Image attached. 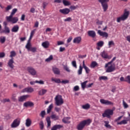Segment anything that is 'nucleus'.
Listing matches in <instances>:
<instances>
[{"mask_svg": "<svg viewBox=\"0 0 130 130\" xmlns=\"http://www.w3.org/2000/svg\"><path fill=\"white\" fill-rule=\"evenodd\" d=\"M5 56H6V54L5 52L0 53V58H3V57H5Z\"/></svg>", "mask_w": 130, "mask_h": 130, "instance_id": "e2e57ef3", "label": "nucleus"}, {"mask_svg": "<svg viewBox=\"0 0 130 130\" xmlns=\"http://www.w3.org/2000/svg\"><path fill=\"white\" fill-rule=\"evenodd\" d=\"M36 82L37 84H40V85H44V81H43V80H40V81L36 80Z\"/></svg>", "mask_w": 130, "mask_h": 130, "instance_id": "5fc2aeb1", "label": "nucleus"}, {"mask_svg": "<svg viewBox=\"0 0 130 130\" xmlns=\"http://www.w3.org/2000/svg\"><path fill=\"white\" fill-rule=\"evenodd\" d=\"M98 2L101 4L104 12H106L108 9V4L107 3L109 2V0H99Z\"/></svg>", "mask_w": 130, "mask_h": 130, "instance_id": "39448f33", "label": "nucleus"}, {"mask_svg": "<svg viewBox=\"0 0 130 130\" xmlns=\"http://www.w3.org/2000/svg\"><path fill=\"white\" fill-rule=\"evenodd\" d=\"M98 66V63H97V62L93 61L90 64V68H91V69H94L95 67H97Z\"/></svg>", "mask_w": 130, "mask_h": 130, "instance_id": "7c9ffc66", "label": "nucleus"}, {"mask_svg": "<svg viewBox=\"0 0 130 130\" xmlns=\"http://www.w3.org/2000/svg\"><path fill=\"white\" fill-rule=\"evenodd\" d=\"M23 106L24 107H34V103L30 101H27L23 104Z\"/></svg>", "mask_w": 130, "mask_h": 130, "instance_id": "ddd939ff", "label": "nucleus"}, {"mask_svg": "<svg viewBox=\"0 0 130 130\" xmlns=\"http://www.w3.org/2000/svg\"><path fill=\"white\" fill-rule=\"evenodd\" d=\"M70 119H71V117H66L62 119V121L63 122V123H71V121H70Z\"/></svg>", "mask_w": 130, "mask_h": 130, "instance_id": "5701e85b", "label": "nucleus"}, {"mask_svg": "<svg viewBox=\"0 0 130 130\" xmlns=\"http://www.w3.org/2000/svg\"><path fill=\"white\" fill-rule=\"evenodd\" d=\"M78 8H79V6L78 5L76 6H71L70 7V9H71V10H76V9H78Z\"/></svg>", "mask_w": 130, "mask_h": 130, "instance_id": "bf43d9fd", "label": "nucleus"}, {"mask_svg": "<svg viewBox=\"0 0 130 130\" xmlns=\"http://www.w3.org/2000/svg\"><path fill=\"white\" fill-rule=\"evenodd\" d=\"M11 99L14 102H16L17 101V95L16 94H13L11 97Z\"/></svg>", "mask_w": 130, "mask_h": 130, "instance_id": "49530a36", "label": "nucleus"}, {"mask_svg": "<svg viewBox=\"0 0 130 130\" xmlns=\"http://www.w3.org/2000/svg\"><path fill=\"white\" fill-rule=\"evenodd\" d=\"M83 69H84V68L83 67V66H79V68L77 71V74L79 76L82 75V74H83Z\"/></svg>", "mask_w": 130, "mask_h": 130, "instance_id": "bb28decb", "label": "nucleus"}, {"mask_svg": "<svg viewBox=\"0 0 130 130\" xmlns=\"http://www.w3.org/2000/svg\"><path fill=\"white\" fill-rule=\"evenodd\" d=\"M25 124L26 126L29 127L30 125H31V120H29V119H27L26 120V123Z\"/></svg>", "mask_w": 130, "mask_h": 130, "instance_id": "a18cd8bd", "label": "nucleus"}, {"mask_svg": "<svg viewBox=\"0 0 130 130\" xmlns=\"http://www.w3.org/2000/svg\"><path fill=\"white\" fill-rule=\"evenodd\" d=\"M52 108H53V104H52L50 105V106L48 107L47 109V113H50L51 111V109H52Z\"/></svg>", "mask_w": 130, "mask_h": 130, "instance_id": "58836bf2", "label": "nucleus"}, {"mask_svg": "<svg viewBox=\"0 0 130 130\" xmlns=\"http://www.w3.org/2000/svg\"><path fill=\"white\" fill-rule=\"evenodd\" d=\"M113 115V110L107 109L102 114L103 117H107V118H111V116Z\"/></svg>", "mask_w": 130, "mask_h": 130, "instance_id": "7ed1b4c3", "label": "nucleus"}, {"mask_svg": "<svg viewBox=\"0 0 130 130\" xmlns=\"http://www.w3.org/2000/svg\"><path fill=\"white\" fill-rule=\"evenodd\" d=\"M63 69L66 71V72H68V73H71V70H70V69L69 68V67H68V66H64L63 67Z\"/></svg>", "mask_w": 130, "mask_h": 130, "instance_id": "3c124183", "label": "nucleus"}, {"mask_svg": "<svg viewBox=\"0 0 130 130\" xmlns=\"http://www.w3.org/2000/svg\"><path fill=\"white\" fill-rule=\"evenodd\" d=\"M81 41H82V38L81 37H77L75 38L73 40V43L80 44V43H81Z\"/></svg>", "mask_w": 130, "mask_h": 130, "instance_id": "f3484780", "label": "nucleus"}, {"mask_svg": "<svg viewBox=\"0 0 130 130\" xmlns=\"http://www.w3.org/2000/svg\"><path fill=\"white\" fill-rule=\"evenodd\" d=\"M115 70V66H113L111 65L110 66L108 67L106 70V73H112V72H114Z\"/></svg>", "mask_w": 130, "mask_h": 130, "instance_id": "a211bd4d", "label": "nucleus"}, {"mask_svg": "<svg viewBox=\"0 0 130 130\" xmlns=\"http://www.w3.org/2000/svg\"><path fill=\"white\" fill-rule=\"evenodd\" d=\"M80 90V87H79V86L76 85L74 87V91H79Z\"/></svg>", "mask_w": 130, "mask_h": 130, "instance_id": "0e129e2a", "label": "nucleus"}, {"mask_svg": "<svg viewBox=\"0 0 130 130\" xmlns=\"http://www.w3.org/2000/svg\"><path fill=\"white\" fill-rule=\"evenodd\" d=\"M96 45H97V46H98V47H102L103 45H104V42L101 41L98 42Z\"/></svg>", "mask_w": 130, "mask_h": 130, "instance_id": "ea45409f", "label": "nucleus"}, {"mask_svg": "<svg viewBox=\"0 0 130 130\" xmlns=\"http://www.w3.org/2000/svg\"><path fill=\"white\" fill-rule=\"evenodd\" d=\"M53 59V56L52 55H50L48 58L46 59L45 61L48 62L50 61V60H52Z\"/></svg>", "mask_w": 130, "mask_h": 130, "instance_id": "de8ad7c7", "label": "nucleus"}, {"mask_svg": "<svg viewBox=\"0 0 130 130\" xmlns=\"http://www.w3.org/2000/svg\"><path fill=\"white\" fill-rule=\"evenodd\" d=\"M129 16V11H127L126 9H124L123 15L117 18V23H120V21H125V20L127 19Z\"/></svg>", "mask_w": 130, "mask_h": 130, "instance_id": "f03ea898", "label": "nucleus"}, {"mask_svg": "<svg viewBox=\"0 0 130 130\" xmlns=\"http://www.w3.org/2000/svg\"><path fill=\"white\" fill-rule=\"evenodd\" d=\"M100 103L104 105H113V103L112 102L109 101L108 100H106L103 99L100 100Z\"/></svg>", "mask_w": 130, "mask_h": 130, "instance_id": "1a4fd4ad", "label": "nucleus"}, {"mask_svg": "<svg viewBox=\"0 0 130 130\" xmlns=\"http://www.w3.org/2000/svg\"><path fill=\"white\" fill-rule=\"evenodd\" d=\"M20 123H21V119L17 118L14 120V121L11 125V126L12 128H15L16 127H18V126L20 125Z\"/></svg>", "mask_w": 130, "mask_h": 130, "instance_id": "423d86ee", "label": "nucleus"}, {"mask_svg": "<svg viewBox=\"0 0 130 130\" xmlns=\"http://www.w3.org/2000/svg\"><path fill=\"white\" fill-rule=\"evenodd\" d=\"M14 58H12L9 60L8 66L10 68V69H14Z\"/></svg>", "mask_w": 130, "mask_h": 130, "instance_id": "6ab92c4d", "label": "nucleus"}, {"mask_svg": "<svg viewBox=\"0 0 130 130\" xmlns=\"http://www.w3.org/2000/svg\"><path fill=\"white\" fill-rule=\"evenodd\" d=\"M49 45H50L49 42L47 41H45L42 43V46H43L44 48H46V49L48 48V47H49Z\"/></svg>", "mask_w": 130, "mask_h": 130, "instance_id": "b1692460", "label": "nucleus"}, {"mask_svg": "<svg viewBox=\"0 0 130 130\" xmlns=\"http://www.w3.org/2000/svg\"><path fill=\"white\" fill-rule=\"evenodd\" d=\"M10 28L8 26H4V30H3L2 31H1V33H10Z\"/></svg>", "mask_w": 130, "mask_h": 130, "instance_id": "c756f323", "label": "nucleus"}, {"mask_svg": "<svg viewBox=\"0 0 130 130\" xmlns=\"http://www.w3.org/2000/svg\"><path fill=\"white\" fill-rule=\"evenodd\" d=\"M63 126L60 124H57L54 125L51 129V130H57V129H60L62 127H63Z\"/></svg>", "mask_w": 130, "mask_h": 130, "instance_id": "4be33fe9", "label": "nucleus"}, {"mask_svg": "<svg viewBox=\"0 0 130 130\" xmlns=\"http://www.w3.org/2000/svg\"><path fill=\"white\" fill-rule=\"evenodd\" d=\"M101 55L102 57H103V58H105L106 59H111L112 57L111 56L108 55V54L105 51H103V52H102L101 53Z\"/></svg>", "mask_w": 130, "mask_h": 130, "instance_id": "9d476101", "label": "nucleus"}, {"mask_svg": "<svg viewBox=\"0 0 130 130\" xmlns=\"http://www.w3.org/2000/svg\"><path fill=\"white\" fill-rule=\"evenodd\" d=\"M59 13L62 14L63 15H68L71 12V10L69 8H64L63 9H60L59 10Z\"/></svg>", "mask_w": 130, "mask_h": 130, "instance_id": "9b49d317", "label": "nucleus"}, {"mask_svg": "<svg viewBox=\"0 0 130 130\" xmlns=\"http://www.w3.org/2000/svg\"><path fill=\"white\" fill-rule=\"evenodd\" d=\"M87 34L88 36L92 38H95V37H96V32L94 30H88Z\"/></svg>", "mask_w": 130, "mask_h": 130, "instance_id": "dca6fc26", "label": "nucleus"}, {"mask_svg": "<svg viewBox=\"0 0 130 130\" xmlns=\"http://www.w3.org/2000/svg\"><path fill=\"white\" fill-rule=\"evenodd\" d=\"M22 92L23 93L26 92V93H32V92H34V89L31 87H26L22 90Z\"/></svg>", "mask_w": 130, "mask_h": 130, "instance_id": "f8f14e48", "label": "nucleus"}, {"mask_svg": "<svg viewBox=\"0 0 130 130\" xmlns=\"http://www.w3.org/2000/svg\"><path fill=\"white\" fill-rule=\"evenodd\" d=\"M72 64L74 68H75V69H77V62L76 60L73 61L72 62Z\"/></svg>", "mask_w": 130, "mask_h": 130, "instance_id": "4d7b16f0", "label": "nucleus"}, {"mask_svg": "<svg viewBox=\"0 0 130 130\" xmlns=\"http://www.w3.org/2000/svg\"><path fill=\"white\" fill-rule=\"evenodd\" d=\"M12 5H9L7 6V7L6 8L5 10L6 12H8V11H10V10H12Z\"/></svg>", "mask_w": 130, "mask_h": 130, "instance_id": "13d9d810", "label": "nucleus"}, {"mask_svg": "<svg viewBox=\"0 0 130 130\" xmlns=\"http://www.w3.org/2000/svg\"><path fill=\"white\" fill-rule=\"evenodd\" d=\"M25 17H26V15H25V14H22L21 17V21H25Z\"/></svg>", "mask_w": 130, "mask_h": 130, "instance_id": "774afa93", "label": "nucleus"}, {"mask_svg": "<svg viewBox=\"0 0 130 130\" xmlns=\"http://www.w3.org/2000/svg\"><path fill=\"white\" fill-rule=\"evenodd\" d=\"M64 50H66V48H64V47L62 48V47H60L59 48L60 52H62L64 51Z\"/></svg>", "mask_w": 130, "mask_h": 130, "instance_id": "338daca9", "label": "nucleus"}, {"mask_svg": "<svg viewBox=\"0 0 130 130\" xmlns=\"http://www.w3.org/2000/svg\"><path fill=\"white\" fill-rule=\"evenodd\" d=\"M46 120L47 122V127H50L51 126V121L50 120V117H47L46 119Z\"/></svg>", "mask_w": 130, "mask_h": 130, "instance_id": "cd10ccee", "label": "nucleus"}, {"mask_svg": "<svg viewBox=\"0 0 130 130\" xmlns=\"http://www.w3.org/2000/svg\"><path fill=\"white\" fill-rule=\"evenodd\" d=\"M115 44H114V42L113 41H110L108 42V46H109V48H110L111 47V46H114Z\"/></svg>", "mask_w": 130, "mask_h": 130, "instance_id": "c03bdc74", "label": "nucleus"}, {"mask_svg": "<svg viewBox=\"0 0 130 130\" xmlns=\"http://www.w3.org/2000/svg\"><path fill=\"white\" fill-rule=\"evenodd\" d=\"M62 84H69L70 83V81L69 80H62L61 81Z\"/></svg>", "mask_w": 130, "mask_h": 130, "instance_id": "69168bd1", "label": "nucleus"}, {"mask_svg": "<svg viewBox=\"0 0 130 130\" xmlns=\"http://www.w3.org/2000/svg\"><path fill=\"white\" fill-rule=\"evenodd\" d=\"M17 12H18V9H17L16 8L13 9L10 15L9 16V18H13V17H14V15L16 14V13H17Z\"/></svg>", "mask_w": 130, "mask_h": 130, "instance_id": "a878e982", "label": "nucleus"}, {"mask_svg": "<svg viewBox=\"0 0 130 130\" xmlns=\"http://www.w3.org/2000/svg\"><path fill=\"white\" fill-rule=\"evenodd\" d=\"M16 54H17L16 53V52H15V51H12L10 52V57H11V58H13V57H14V56H16Z\"/></svg>", "mask_w": 130, "mask_h": 130, "instance_id": "79ce46f5", "label": "nucleus"}, {"mask_svg": "<svg viewBox=\"0 0 130 130\" xmlns=\"http://www.w3.org/2000/svg\"><path fill=\"white\" fill-rule=\"evenodd\" d=\"M27 71L30 75H31V76H36V74H37V72H36V70H35L33 67H27Z\"/></svg>", "mask_w": 130, "mask_h": 130, "instance_id": "6e6552de", "label": "nucleus"}, {"mask_svg": "<svg viewBox=\"0 0 130 130\" xmlns=\"http://www.w3.org/2000/svg\"><path fill=\"white\" fill-rule=\"evenodd\" d=\"M39 124L41 129L44 128V124L43 123V121H41Z\"/></svg>", "mask_w": 130, "mask_h": 130, "instance_id": "6e6d98bb", "label": "nucleus"}, {"mask_svg": "<svg viewBox=\"0 0 130 130\" xmlns=\"http://www.w3.org/2000/svg\"><path fill=\"white\" fill-rule=\"evenodd\" d=\"M6 42V37L2 36L0 37V43L1 44H4Z\"/></svg>", "mask_w": 130, "mask_h": 130, "instance_id": "4c0bfd02", "label": "nucleus"}, {"mask_svg": "<svg viewBox=\"0 0 130 130\" xmlns=\"http://www.w3.org/2000/svg\"><path fill=\"white\" fill-rule=\"evenodd\" d=\"M62 3H63V4L64 5V6H65L66 7L68 6H71V2H69L68 1L63 0Z\"/></svg>", "mask_w": 130, "mask_h": 130, "instance_id": "e433bc0d", "label": "nucleus"}, {"mask_svg": "<svg viewBox=\"0 0 130 130\" xmlns=\"http://www.w3.org/2000/svg\"><path fill=\"white\" fill-rule=\"evenodd\" d=\"M87 83H88V81H85L81 83V87L83 89V90H85L86 86L87 85Z\"/></svg>", "mask_w": 130, "mask_h": 130, "instance_id": "c9c22d12", "label": "nucleus"}, {"mask_svg": "<svg viewBox=\"0 0 130 130\" xmlns=\"http://www.w3.org/2000/svg\"><path fill=\"white\" fill-rule=\"evenodd\" d=\"M6 20L8 22H11L13 24H16L19 21V19L17 17H12L10 18V16H6Z\"/></svg>", "mask_w": 130, "mask_h": 130, "instance_id": "0eeeda50", "label": "nucleus"}, {"mask_svg": "<svg viewBox=\"0 0 130 130\" xmlns=\"http://www.w3.org/2000/svg\"><path fill=\"white\" fill-rule=\"evenodd\" d=\"M52 81L55 82V83H57V84H59L61 83L60 79L57 78H52Z\"/></svg>", "mask_w": 130, "mask_h": 130, "instance_id": "a19ab883", "label": "nucleus"}, {"mask_svg": "<svg viewBox=\"0 0 130 130\" xmlns=\"http://www.w3.org/2000/svg\"><path fill=\"white\" fill-rule=\"evenodd\" d=\"M117 124L121 125V124H127V120H123L120 122L117 123Z\"/></svg>", "mask_w": 130, "mask_h": 130, "instance_id": "72a5a7b5", "label": "nucleus"}, {"mask_svg": "<svg viewBox=\"0 0 130 130\" xmlns=\"http://www.w3.org/2000/svg\"><path fill=\"white\" fill-rule=\"evenodd\" d=\"M51 118L54 120H58L59 117L55 114H53L51 116Z\"/></svg>", "mask_w": 130, "mask_h": 130, "instance_id": "f704fd0d", "label": "nucleus"}, {"mask_svg": "<svg viewBox=\"0 0 130 130\" xmlns=\"http://www.w3.org/2000/svg\"><path fill=\"white\" fill-rule=\"evenodd\" d=\"M99 80H100V81H101L102 80L106 81V80H108V78L106 76H101L99 78Z\"/></svg>", "mask_w": 130, "mask_h": 130, "instance_id": "864d4df0", "label": "nucleus"}, {"mask_svg": "<svg viewBox=\"0 0 130 130\" xmlns=\"http://www.w3.org/2000/svg\"><path fill=\"white\" fill-rule=\"evenodd\" d=\"M55 103L57 106H60L63 104V99L60 95H57L55 98Z\"/></svg>", "mask_w": 130, "mask_h": 130, "instance_id": "20e7f679", "label": "nucleus"}, {"mask_svg": "<svg viewBox=\"0 0 130 130\" xmlns=\"http://www.w3.org/2000/svg\"><path fill=\"white\" fill-rule=\"evenodd\" d=\"M32 47H31V43H30V41H28L26 46L25 48L27 49L28 51H30V49Z\"/></svg>", "mask_w": 130, "mask_h": 130, "instance_id": "2f4dec72", "label": "nucleus"}, {"mask_svg": "<svg viewBox=\"0 0 130 130\" xmlns=\"http://www.w3.org/2000/svg\"><path fill=\"white\" fill-rule=\"evenodd\" d=\"M47 92V90L45 89H42L41 90L39 91V94H40L41 96H43L45 93H46Z\"/></svg>", "mask_w": 130, "mask_h": 130, "instance_id": "c85d7f7f", "label": "nucleus"}, {"mask_svg": "<svg viewBox=\"0 0 130 130\" xmlns=\"http://www.w3.org/2000/svg\"><path fill=\"white\" fill-rule=\"evenodd\" d=\"M92 122V120L88 119L81 121L77 126V129L78 130H83L85 126H88Z\"/></svg>", "mask_w": 130, "mask_h": 130, "instance_id": "f257e3e1", "label": "nucleus"}, {"mask_svg": "<svg viewBox=\"0 0 130 130\" xmlns=\"http://www.w3.org/2000/svg\"><path fill=\"white\" fill-rule=\"evenodd\" d=\"M125 82H126L128 84H130V76L129 75L125 77Z\"/></svg>", "mask_w": 130, "mask_h": 130, "instance_id": "09e8293b", "label": "nucleus"}, {"mask_svg": "<svg viewBox=\"0 0 130 130\" xmlns=\"http://www.w3.org/2000/svg\"><path fill=\"white\" fill-rule=\"evenodd\" d=\"M90 107V104H86L82 106L83 109H89Z\"/></svg>", "mask_w": 130, "mask_h": 130, "instance_id": "37998d69", "label": "nucleus"}, {"mask_svg": "<svg viewBox=\"0 0 130 130\" xmlns=\"http://www.w3.org/2000/svg\"><path fill=\"white\" fill-rule=\"evenodd\" d=\"M29 95H24L18 98V101L19 102H24L26 100L28 99Z\"/></svg>", "mask_w": 130, "mask_h": 130, "instance_id": "2eb2a0df", "label": "nucleus"}, {"mask_svg": "<svg viewBox=\"0 0 130 130\" xmlns=\"http://www.w3.org/2000/svg\"><path fill=\"white\" fill-rule=\"evenodd\" d=\"M123 106L124 108H127L128 107V105L124 102V100H123Z\"/></svg>", "mask_w": 130, "mask_h": 130, "instance_id": "052dcab7", "label": "nucleus"}, {"mask_svg": "<svg viewBox=\"0 0 130 130\" xmlns=\"http://www.w3.org/2000/svg\"><path fill=\"white\" fill-rule=\"evenodd\" d=\"M29 51H31V52H34V53L36 52V51H37V48L31 47V48H30Z\"/></svg>", "mask_w": 130, "mask_h": 130, "instance_id": "8fccbe9b", "label": "nucleus"}, {"mask_svg": "<svg viewBox=\"0 0 130 130\" xmlns=\"http://www.w3.org/2000/svg\"><path fill=\"white\" fill-rule=\"evenodd\" d=\"M72 17H68L64 19V22H72Z\"/></svg>", "mask_w": 130, "mask_h": 130, "instance_id": "603ef678", "label": "nucleus"}, {"mask_svg": "<svg viewBox=\"0 0 130 130\" xmlns=\"http://www.w3.org/2000/svg\"><path fill=\"white\" fill-rule=\"evenodd\" d=\"M82 66H83V69L85 71L86 74H90V72H91V70H90V69H89V68H88V67H87L86 66V64H85V60L83 61V62H82Z\"/></svg>", "mask_w": 130, "mask_h": 130, "instance_id": "4468645a", "label": "nucleus"}, {"mask_svg": "<svg viewBox=\"0 0 130 130\" xmlns=\"http://www.w3.org/2000/svg\"><path fill=\"white\" fill-rule=\"evenodd\" d=\"M12 32L16 33L19 31V25H16L13 26L11 29Z\"/></svg>", "mask_w": 130, "mask_h": 130, "instance_id": "393cba45", "label": "nucleus"}, {"mask_svg": "<svg viewBox=\"0 0 130 130\" xmlns=\"http://www.w3.org/2000/svg\"><path fill=\"white\" fill-rule=\"evenodd\" d=\"M116 59V57H114L110 62H108L105 64V68H108L109 64H111L114 60Z\"/></svg>", "mask_w": 130, "mask_h": 130, "instance_id": "473e14b6", "label": "nucleus"}, {"mask_svg": "<svg viewBox=\"0 0 130 130\" xmlns=\"http://www.w3.org/2000/svg\"><path fill=\"white\" fill-rule=\"evenodd\" d=\"M52 71L55 75H60V70L56 67H53Z\"/></svg>", "mask_w": 130, "mask_h": 130, "instance_id": "412c9836", "label": "nucleus"}, {"mask_svg": "<svg viewBox=\"0 0 130 130\" xmlns=\"http://www.w3.org/2000/svg\"><path fill=\"white\" fill-rule=\"evenodd\" d=\"M98 33L100 36H102L103 37H105L106 38L108 37V34L106 32H103L100 30H99Z\"/></svg>", "mask_w": 130, "mask_h": 130, "instance_id": "aec40b11", "label": "nucleus"}, {"mask_svg": "<svg viewBox=\"0 0 130 130\" xmlns=\"http://www.w3.org/2000/svg\"><path fill=\"white\" fill-rule=\"evenodd\" d=\"M40 116L43 118L45 116V111H42L41 112Z\"/></svg>", "mask_w": 130, "mask_h": 130, "instance_id": "680f3d73", "label": "nucleus"}]
</instances>
